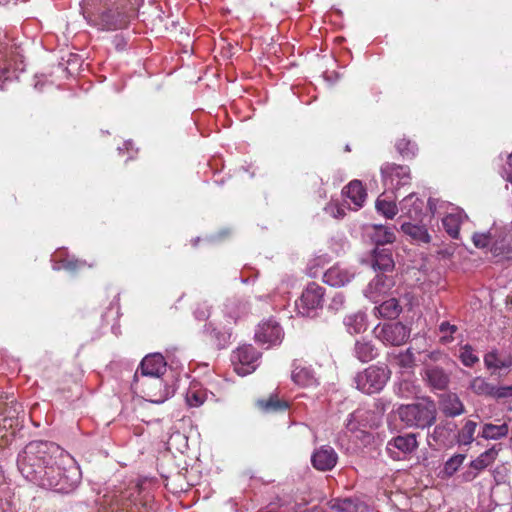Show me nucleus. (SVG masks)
<instances>
[{"label": "nucleus", "instance_id": "4468645a", "mask_svg": "<svg viewBox=\"0 0 512 512\" xmlns=\"http://www.w3.org/2000/svg\"><path fill=\"white\" fill-rule=\"evenodd\" d=\"M291 379L296 385L304 388L314 387L318 384L315 372L298 361H294L292 364Z\"/></svg>", "mask_w": 512, "mask_h": 512}, {"label": "nucleus", "instance_id": "b1692460", "mask_svg": "<svg viewBox=\"0 0 512 512\" xmlns=\"http://www.w3.org/2000/svg\"><path fill=\"white\" fill-rule=\"evenodd\" d=\"M424 203L414 193L409 194L400 202V209L410 218H418L422 213Z\"/></svg>", "mask_w": 512, "mask_h": 512}, {"label": "nucleus", "instance_id": "1a4fd4ad", "mask_svg": "<svg viewBox=\"0 0 512 512\" xmlns=\"http://www.w3.org/2000/svg\"><path fill=\"white\" fill-rule=\"evenodd\" d=\"M141 386L144 397L156 404L163 403L175 392L174 387L164 382L161 377L144 378Z\"/></svg>", "mask_w": 512, "mask_h": 512}, {"label": "nucleus", "instance_id": "4d7b16f0", "mask_svg": "<svg viewBox=\"0 0 512 512\" xmlns=\"http://www.w3.org/2000/svg\"><path fill=\"white\" fill-rule=\"evenodd\" d=\"M443 431H444V427H442V426H437V427L435 428L434 433H435L436 435H438V436H441V435H442V433H443Z\"/></svg>", "mask_w": 512, "mask_h": 512}, {"label": "nucleus", "instance_id": "58836bf2", "mask_svg": "<svg viewBox=\"0 0 512 512\" xmlns=\"http://www.w3.org/2000/svg\"><path fill=\"white\" fill-rule=\"evenodd\" d=\"M258 404L266 412L285 410L288 407L285 401H281L276 397H271L269 400H261Z\"/></svg>", "mask_w": 512, "mask_h": 512}, {"label": "nucleus", "instance_id": "473e14b6", "mask_svg": "<svg viewBox=\"0 0 512 512\" xmlns=\"http://www.w3.org/2000/svg\"><path fill=\"white\" fill-rule=\"evenodd\" d=\"M477 423L472 420H467L458 433L459 444L469 445L474 441V434L476 432Z\"/></svg>", "mask_w": 512, "mask_h": 512}, {"label": "nucleus", "instance_id": "e433bc0d", "mask_svg": "<svg viewBox=\"0 0 512 512\" xmlns=\"http://www.w3.org/2000/svg\"><path fill=\"white\" fill-rule=\"evenodd\" d=\"M465 458L464 454H456L450 457L444 464L443 474L447 477L453 476L463 464Z\"/></svg>", "mask_w": 512, "mask_h": 512}, {"label": "nucleus", "instance_id": "f8f14e48", "mask_svg": "<svg viewBox=\"0 0 512 512\" xmlns=\"http://www.w3.org/2000/svg\"><path fill=\"white\" fill-rule=\"evenodd\" d=\"M338 461V455L335 450L328 445L317 448L311 456V462L315 469L319 471L332 470Z\"/></svg>", "mask_w": 512, "mask_h": 512}, {"label": "nucleus", "instance_id": "49530a36", "mask_svg": "<svg viewBox=\"0 0 512 512\" xmlns=\"http://www.w3.org/2000/svg\"><path fill=\"white\" fill-rule=\"evenodd\" d=\"M492 397L497 399L512 398V385L499 387L494 386Z\"/></svg>", "mask_w": 512, "mask_h": 512}, {"label": "nucleus", "instance_id": "72a5a7b5", "mask_svg": "<svg viewBox=\"0 0 512 512\" xmlns=\"http://www.w3.org/2000/svg\"><path fill=\"white\" fill-rule=\"evenodd\" d=\"M331 508L337 512H359L360 503L352 498L337 499L331 503Z\"/></svg>", "mask_w": 512, "mask_h": 512}, {"label": "nucleus", "instance_id": "ea45409f", "mask_svg": "<svg viewBox=\"0 0 512 512\" xmlns=\"http://www.w3.org/2000/svg\"><path fill=\"white\" fill-rule=\"evenodd\" d=\"M396 148L403 157H413L417 151L416 145L404 138L397 141Z\"/></svg>", "mask_w": 512, "mask_h": 512}, {"label": "nucleus", "instance_id": "c756f323", "mask_svg": "<svg viewBox=\"0 0 512 512\" xmlns=\"http://www.w3.org/2000/svg\"><path fill=\"white\" fill-rule=\"evenodd\" d=\"M375 207L378 213L382 214L388 219L394 218L398 212V208L395 202L386 196L385 193L378 197Z\"/></svg>", "mask_w": 512, "mask_h": 512}, {"label": "nucleus", "instance_id": "5701e85b", "mask_svg": "<svg viewBox=\"0 0 512 512\" xmlns=\"http://www.w3.org/2000/svg\"><path fill=\"white\" fill-rule=\"evenodd\" d=\"M372 267L383 272L394 268V260L391 251L387 248H376L372 256Z\"/></svg>", "mask_w": 512, "mask_h": 512}, {"label": "nucleus", "instance_id": "20e7f679", "mask_svg": "<svg viewBox=\"0 0 512 512\" xmlns=\"http://www.w3.org/2000/svg\"><path fill=\"white\" fill-rule=\"evenodd\" d=\"M23 55L20 47L13 42L5 31L0 29V82L10 78V69L24 70ZM0 83V88H2Z\"/></svg>", "mask_w": 512, "mask_h": 512}, {"label": "nucleus", "instance_id": "c85d7f7f", "mask_svg": "<svg viewBox=\"0 0 512 512\" xmlns=\"http://www.w3.org/2000/svg\"><path fill=\"white\" fill-rule=\"evenodd\" d=\"M375 309L378 315L383 318H395L402 311V307L400 306L396 298H390L388 300L383 301Z\"/></svg>", "mask_w": 512, "mask_h": 512}, {"label": "nucleus", "instance_id": "bb28decb", "mask_svg": "<svg viewBox=\"0 0 512 512\" xmlns=\"http://www.w3.org/2000/svg\"><path fill=\"white\" fill-rule=\"evenodd\" d=\"M426 380L434 389L442 390L449 383V376L439 367H428L425 370Z\"/></svg>", "mask_w": 512, "mask_h": 512}, {"label": "nucleus", "instance_id": "2f4dec72", "mask_svg": "<svg viewBox=\"0 0 512 512\" xmlns=\"http://www.w3.org/2000/svg\"><path fill=\"white\" fill-rule=\"evenodd\" d=\"M469 388L477 395L492 397L494 386L484 378L475 377L471 380Z\"/></svg>", "mask_w": 512, "mask_h": 512}, {"label": "nucleus", "instance_id": "5fc2aeb1", "mask_svg": "<svg viewBox=\"0 0 512 512\" xmlns=\"http://www.w3.org/2000/svg\"><path fill=\"white\" fill-rule=\"evenodd\" d=\"M77 263H78V261L72 262V261H68V260H63L61 267L65 268V269L72 270L77 267Z\"/></svg>", "mask_w": 512, "mask_h": 512}, {"label": "nucleus", "instance_id": "f257e3e1", "mask_svg": "<svg viewBox=\"0 0 512 512\" xmlns=\"http://www.w3.org/2000/svg\"><path fill=\"white\" fill-rule=\"evenodd\" d=\"M80 475L74 460L61 449V455L44 466L32 482L46 489L68 493L79 483Z\"/></svg>", "mask_w": 512, "mask_h": 512}, {"label": "nucleus", "instance_id": "412c9836", "mask_svg": "<svg viewBox=\"0 0 512 512\" xmlns=\"http://www.w3.org/2000/svg\"><path fill=\"white\" fill-rule=\"evenodd\" d=\"M213 396L200 383L192 382L186 392V402L190 407H199Z\"/></svg>", "mask_w": 512, "mask_h": 512}, {"label": "nucleus", "instance_id": "09e8293b", "mask_svg": "<svg viewBox=\"0 0 512 512\" xmlns=\"http://www.w3.org/2000/svg\"><path fill=\"white\" fill-rule=\"evenodd\" d=\"M345 304V297L341 293H337L333 296L331 299V302L329 304V309L333 311H339L344 307Z\"/></svg>", "mask_w": 512, "mask_h": 512}, {"label": "nucleus", "instance_id": "39448f33", "mask_svg": "<svg viewBox=\"0 0 512 512\" xmlns=\"http://www.w3.org/2000/svg\"><path fill=\"white\" fill-rule=\"evenodd\" d=\"M391 371L386 365H370L357 373L354 382L362 393L371 395L379 393L390 379Z\"/></svg>", "mask_w": 512, "mask_h": 512}, {"label": "nucleus", "instance_id": "6ab92c4d", "mask_svg": "<svg viewBox=\"0 0 512 512\" xmlns=\"http://www.w3.org/2000/svg\"><path fill=\"white\" fill-rule=\"evenodd\" d=\"M391 281L384 276H376L364 291L365 296L372 302H378L391 288Z\"/></svg>", "mask_w": 512, "mask_h": 512}, {"label": "nucleus", "instance_id": "f3484780", "mask_svg": "<svg viewBox=\"0 0 512 512\" xmlns=\"http://www.w3.org/2000/svg\"><path fill=\"white\" fill-rule=\"evenodd\" d=\"M354 277V272L340 265H334L323 275V281L334 287H341L349 283Z\"/></svg>", "mask_w": 512, "mask_h": 512}, {"label": "nucleus", "instance_id": "3c124183", "mask_svg": "<svg viewBox=\"0 0 512 512\" xmlns=\"http://www.w3.org/2000/svg\"><path fill=\"white\" fill-rule=\"evenodd\" d=\"M478 473L479 472L470 465L469 468L462 473L461 478L464 482H470L477 477Z\"/></svg>", "mask_w": 512, "mask_h": 512}, {"label": "nucleus", "instance_id": "6e6d98bb", "mask_svg": "<svg viewBox=\"0 0 512 512\" xmlns=\"http://www.w3.org/2000/svg\"><path fill=\"white\" fill-rule=\"evenodd\" d=\"M354 414H350V419L348 420V423H347V428L349 430H354L355 429V426L353 425L352 423V419L354 418Z\"/></svg>", "mask_w": 512, "mask_h": 512}, {"label": "nucleus", "instance_id": "8fccbe9b", "mask_svg": "<svg viewBox=\"0 0 512 512\" xmlns=\"http://www.w3.org/2000/svg\"><path fill=\"white\" fill-rule=\"evenodd\" d=\"M399 392L402 397H408L409 394H415L417 390L410 382L403 381L399 386Z\"/></svg>", "mask_w": 512, "mask_h": 512}, {"label": "nucleus", "instance_id": "f03ea898", "mask_svg": "<svg viewBox=\"0 0 512 512\" xmlns=\"http://www.w3.org/2000/svg\"><path fill=\"white\" fill-rule=\"evenodd\" d=\"M57 455H61V448L50 442H30L19 454L17 464L21 474L29 481L38 478L42 468L51 464Z\"/></svg>", "mask_w": 512, "mask_h": 512}, {"label": "nucleus", "instance_id": "ddd939ff", "mask_svg": "<svg viewBox=\"0 0 512 512\" xmlns=\"http://www.w3.org/2000/svg\"><path fill=\"white\" fill-rule=\"evenodd\" d=\"M342 194L345 197V202L352 210L361 208L366 200L367 193L361 181L353 180L344 189Z\"/></svg>", "mask_w": 512, "mask_h": 512}, {"label": "nucleus", "instance_id": "9b49d317", "mask_svg": "<svg viewBox=\"0 0 512 512\" xmlns=\"http://www.w3.org/2000/svg\"><path fill=\"white\" fill-rule=\"evenodd\" d=\"M383 185L386 190H396L410 182V169L408 166L385 163L381 167Z\"/></svg>", "mask_w": 512, "mask_h": 512}, {"label": "nucleus", "instance_id": "6e6552de", "mask_svg": "<svg viewBox=\"0 0 512 512\" xmlns=\"http://www.w3.org/2000/svg\"><path fill=\"white\" fill-rule=\"evenodd\" d=\"M260 353L252 345H243L237 348L232 355L234 370L238 375L246 376L257 367Z\"/></svg>", "mask_w": 512, "mask_h": 512}, {"label": "nucleus", "instance_id": "79ce46f5", "mask_svg": "<svg viewBox=\"0 0 512 512\" xmlns=\"http://www.w3.org/2000/svg\"><path fill=\"white\" fill-rule=\"evenodd\" d=\"M460 359L462 363L467 367L473 366L479 360L478 357L473 353L472 348L469 346H465L461 350Z\"/></svg>", "mask_w": 512, "mask_h": 512}, {"label": "nucleus", "instance_id": "7ed1b4c3", "mask_svg": "<svg viewBox=\"0 0 512 512\" xmlns=\"http://www.w3.org/2000/svg\"><path fill=\"white\" fill-rule=\"evenodd\" d=\"M397 415L407 427L426 428L436 420V407L432 401L422 399L416 403L400 405Z\"/></svg>", "mask_w": 512, "mask_h": 512}, {"label": "nucleus", "instance_id": "37998d69", "mask_svg": "<svg viewBox=\"0 0 512 512\" xmlns=\"http://www.w3.org/2000/svg\"><path fill=\"white\" fill-rule=\"evenodd\" d=\"M397 364L403 368H410L414 364V355L407 349L405 352L400 353L397 358Z\"/></svg>", "mask_w": 512, "mask_h": 512}, {"label": "nucleus", "instance_id": "f704fd0d", "mask_svg": "<svg viewBox=\"0 0 512 512\" xmlns=\"http://www.w3.org/2000/svg\"><path fill=\"white\" fill-rule=\"evenodd\" d=\"M373 240L380 245L392 243L395 240L394 232L384 226H374V233L372 235Z\"/></svg>", "mask_w": 512, "mask_h": 512}, {"label": "nucleus", "instance_id": "2eb2a0df", "mask_svg": "<svg viewBox=\"0 0 512 512\" xmlns=\"http://www.w3.org/2000/svg\"><path fill=\"white\" fill-rule=\"evenodd\" d=\"M141 374L145 378L160 377L166 371V362L161 354L146 356L140 365Z\"/></svg>", "mask_w": 512, "mask_h": 512}, {"label": "nucleus", "instance_id": "9d476101", "mask_svg": "<svg viewBox=\"0 0 512 512\" xmlns=\"http://www.w3.org/2000/svg\"><path fill=\"white\" fill-rule=\"evenodd\" d=\"M324 301V288L316 283H310L296 301L298 312L309 316L313 311L322 307Z\"/></svg>", "mask_w": 512, "mask_h": 512}, {"label": "nucleus", "instance_id": "cd10ccee", "mask_svg": "<svg viewBox=\"0 0 512 512\" xmlns=\"http://www.w3.org/2000/svg\"><path fill=\"white\" fill-rule=\"evenodd\" d=\"M344 325L350 334H359L366 329V316L362 312L350 314L344 318Z\"/></svg>", "mask_w": 512, "mask_h": 512}, {"label": "nucleus", "instance_id": "c03bdc74", "mask_svg": "<svg viewBox=\"0 0 512 512\" xmlns=\"http://www.w3.org/2000/svg\"><path fill=\"white\" fill-rule=\"evenodd\" d=\"M325 211L334 218H341L345 215V206L331 202L325 207Z\"/></svg>", "mask_w": 512, "mask_h": 512}, {"label": "nucleus", "instance_id": "a211bd4d", "mask_svg": "<svg viewBox=\"0 0 512 512\" xmlns=\"http://www.w3.org/2000/svg\"><path fill=\"white\" fill-rule=\"evenodd\" d=\"M468 217L465 212L458 207H451L447 215L442 219L443 227L446 232L454 239L459 236V227Z\"/></svg>", "mask_w": 512, "mask_h": 512}, {"label": "nucleus", "instance_id": "a18cd8bd", "mask_svg": "<svg viewBox=\"0 0 512 512\" xmlns=\"http://www.w3.org/2000/svg\"><path fill=\"white\" fill-rule=\"evenodd\" d=\"M439 329H440V332L442 334H444L441 337V341L444 343H447L451 340V335L456 332L457 327L455 325H451L448 322H443V323H441Z\"/></svg>", "mask_w": 512, "mask_h": 512}, {"label": "nucleus", "instance_id": "4c0bfd02", "mask_svg": "<svg viewBox=\"0 0 512 512\" xmlns=\"http://www.w3.org/2000/svg\"><path fill=\"white\" fill-rule=\"evenodd\" d=\"M484 363L489 369H502L510 366V361L500 359L496 351L487 353L484 357Z\"/></svg>", "mask_w": 512, "mask_h": 512}, {"label": "nucleus", "instance_id": "dca6fc26", "mask_svg": "<svg viewBox=\"0 0 512 512\" xmlns=\"http://www.w3.org/2000/svg\"><path fill=\"white\" fill-rule=\"evenodd\" d=\"M418 443L414 434H406L397 436L388 442L387 450L393 455L394 458L400 459L399 453H395L394 449H397L400 453L410 454L417 448Z\"/></svg>", "mask_w": 512, "mask_h": 512}, {"label": "nucleus", "instance_id": "de8ad7c7", "mask_svg": "<svg viewBox=\"0 0 512 512\" xmlns=\"http://www.w3.org/2000/svg\"><path fill=\"white\" fill-rule=\"evenodd\" d=\"M477 248H486L490 244V235L486 233H475L472 237Z\"/></svg>", "mask_w": 512, "mask_h": 512}, {"label": "nucleus", "instance_id": "603ef678", "mask_svg": "<svg viewBox=\"0 0 512 512\" xmlns=\"http://www.w3.org/2000/svg\"><path fill=\"white\" fill-rule=\"evenodd\" d=\"M445 205H446V203H444V202H442V201H440V200H438V199L430 198V199L428 200V207H429V210L431 211V213H432L433 215H435L436 213H438V210H437V209H438V206H439L440 208H442V207H443V206H445Z\"/></svg>", "mask_w": 512, "mask_h": 512}, {"label": "nucleus", "instance_id": "aec40b11", "mask_svg": "<svg viewBox=\"0 0 512 512\" xmlns=\"http://www.w3.org/2000/svg\"><path fill=\"white\" fill-rule=\"evenodd\" d=\"M440 409L447 416L455 417L464 412V405L456 394H443L440 398Z\"/></svg>", "mask_w": 512, "mask_h": 512}, {"label": "nucleus", "instance_id": "7c9ffc66", "mask_svg": "<svg viewBox=\"0 0 512 512\" xmlns=\"http://www.w3.org/2000/svg\"><path fill=\"white\" fill-rule=\"evenodd\" d=\"M497 454L498 451L495 448L488 449L470 463L471 467L480 472L494 462Z\"/></svg>", "mask_w": 512, "mask_h": 512}, {"label": "nucleus", "instance_id": "0eeeda50", "mask_svg": "<svg viewBox=\"0 0 512 512\" xmlns=\"http://www.w3.org/2000/svg\"><path fill=\"white\" fill-rule=\"evenodd\" d=\"M373 333L385 345L400 346L409 339L410 328L401 322L384 323L383 325H377Z\"/></svg>", "mask_w": 512, "mask_h": 512}, {"label": "nucleus", "instance_id": "4be33fe9", "mask_svg": "<svg viewBox=\"0 0 512 512\" xmlns=\"http://www.w3.org/2000/svg\"><path fill=\"white\" fill-rule=\"evenodd\" d=\"M510 418H507L501 424L485 423L482 426L480 436L486 440H499L506 437L509 433Z\"/></svg>", "mask_w": 512, "mask_h": 512}, {"label": "nucleus", "instance_id": "864d4df0", "mask_svg": "<svg viewBox=\"0 0 512 512\" xmlns=\"http://www.w3.org/2000/svg\"><path fill=\"white\" fill-rule=\"evenodd\" d=\"M195 315H196L197 318L203 320V319H206L209 316V311H208L207 308H205L204 310L197 309L195 311Z\"/></svg>", "mask_w": 512, "mask_h": 512}, {"label": "nucleus", "instance_id": "a878e982", "mask_svg": "<svg viewBox=\"0 0 512 512\" xmlns=\"http://www.w3.org/2000/svg\"><path fill=\"white\" fill-rule=\"evenodd\" d=\"M401 230L404 234L408 235L412 240L418 243H429L431 237L423 225L413 224L410 222L403 223Z\"/></svg>", "mask_w": 512, "mask_h": 512}, {"label": "nucleus", "instance_id": "a19ab883", "mask_svg": "<svg viewBox=\"0 0 512 512\" xmlns=\"http://www.w3.org/2000/svg\"><path fill=\"white\" fill-rule=\"evenodd\" d=\"M101 25L106 30H115L120 27L115 13L112 11H107L101 15Z\"/></svg>", "mask_w": 512, "mask_h": 512}, {"label": "nucleus", "instance_id": "c9c22d12", "mask_svg": "<svg viewBox=\"0 0 512 512\" xmlns=\"http://www.w3.org/2000/svg\"><path fill=\"white\" fill-rule=\"evenodd\" d=\"M226 308L229 316L237 319L248 312L249 305L244 300H233L227 304Z\"/></svg>", "mask_w": 512, "mask_h": 512}, {"label": "nucleus", "instance_id": "423d86ee", "mask_svg": "<svg viewBox=\"0 0 512 512\" xmlns=\"http://www.w3.org/2000/svg\"><path fill=\"white\" fill-rule=\"evenodd\" d=\"M283 338L284 330L274 317L263 319L255 328V341L267 348L279 345Z\"/></svg>", "mask_w": 512, "mask_h": 512}, {"label": "nucleus", "instance_id": "393cba45", "mask_svg": "<svg viewBox=\"0 0 512 512\" xmlns=\"http://www.w3.org/2000/svg\"><path fill=\"white\" fill-rule=\"evenodd\" d=\"M354 356L361 362H369L377 356V349L371 341L360 339L354 345Z\"/></svg>", "mask_w": 512, "mask_h": 512}]
</instances>
